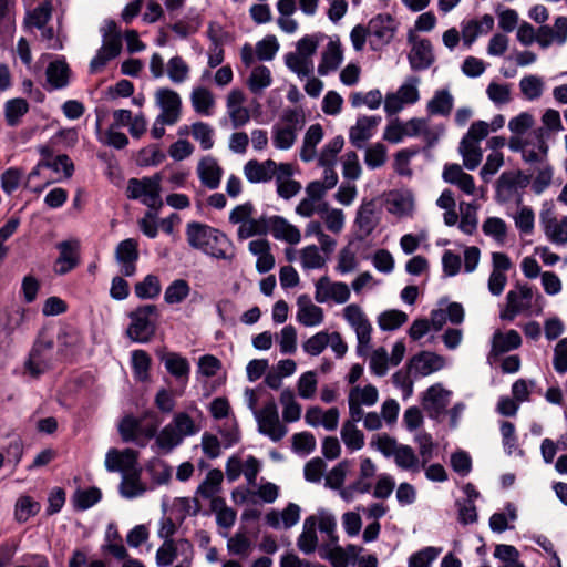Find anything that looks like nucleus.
<instances>
[{
	"instance_id": "32",
	"label": "nucleus",
	"mask_w": 567,
	"mask_h": 567,
	"mask_svg": "<svg viewBox=\"0 0 567 567\" xmlns=\"http://www.w3.org/2000/svg\"><path fill=\"white\" fill-rule=\"evenodd\" d=\"M122 50V39L113 35L105 38L95 56L90 62V72L97 73L104 69L109 61L115 59Z\"/></svg>"
},
{
	"instance_id": "44",
	"label": "nucleus",
	"mask_w": 567,
	"mask_h": 567,
	"mask_svg": "<svg viewBox=\"0 0 567 567\" xmlns=\"http://www.w3.org/2000/svg\"><path fill=\"white\" fill-rule=\"evenodd\" d=\"M323 138V128L320 124H312L307 130L300 150L301 161L308 163L317 157V145Z\"/></svg>"
},
{
	"instance_id": "28",
	"label": "nucleus",
	"mask_w": 567,
	"mask_h": 567,
	"mask_svg": "<svg viewBox=\"0 0 567 567\" xmlns=\"http://www.w3.org/2000/svg\"><path fill=\"white\" fill-rule=\"evenodd\" d=\"M203 252L216 259L230 260L235 256V248L231 240L224 233L212 227L209 241L206 243Z\"/></svg>"
},
{
	"instance_id": "2",
	"label": "nucleus",
	"mask_w": 567,
	"mask_h": 567,
	"mask_svg": "<svg viewBox=\"0 0 567 567\" xmlns=\"http://www.w3.org/2000/svg\"><path fill=\"white\" fill-rule=\"evenodd\" d=\"M305 115L297 109H287L271 127V143L280 151L290 150L297 140L298 133L305 126Z\"/></svg>"
},
{
	"instance_id": "64",
	"label": "nucleus",
	"mask_w": 567,
	"mask_h": 567,
	"mask_svg": "<svg viewBox=\"0 0 567 567\" xmlns=\"http://www.w3.org/2000/svg\"><path fill=\"white\" fill-rule=\"evenodd\" d=\"M140 472L123 475L120 485L121 495L125 498L132 499L142 496L146 487L138 477Z\"/></svg>"
},
{
	"instance_id": "9",
	"label": "nucleus",
	"mask_w": 567,
	"mask_h": 567,
	"mask_svg": "<svg viewBox=\"0 0 567 567\" xmlns=\"http://www.w3.org/2000/svg\"><path fill=\"white\" fill-rule=\"evenodd\" d=\"M351 297L349 286L342 281H332L328 276L320 277L315 282V299L319 303H346Z\"/></svg>"
},
{
	"instance_id": "55",
	"label": "nucleus",
	"mask_w": 567,
	"mask_h": 567,
	"mask_svg": "<svg viewBox=\"0 0 567 567\" xmlns=\"http://www.w3.org/2000/svg\"><path fill=\"white\" fill-rule=\"evenodd\" d=\"M478 225L477 206L474 203H460V223L458 228L466 235H473Z\"/></svg>"
},
{
	"instance_id": "11",
	"label": "nucleus",
	"mask_w": 567,
	"mask_h": 567,
	"mask_svg": "<svg viewBox=\"0 0 567 567\" xmlns=\"http://www.w3.org/2000/svg\"><path fill=\"white\" fill-rule=\"evenodd\" d=\"M367 27L370 34V47L373 50H379L388 44L396 31V22L389 13L375 16Z\"/></svg>"
},
{
	"instance_id": "40",
	"label": "nucleus",
	"mask_w": 567,
	"mask_h": 567,
	"mask_svg": "<svg viewBox=\"0 0 567 567\" xmlns=\"http://www.w3.org/2000/svg\"><path fill=\"white\" fill-rule=\"evenodd\" d=\"M445 367V359L433 352H422L412 359V370L422 377L436 372Z\"/></svg>"
},
{
	"instance_id": "56",
	"label": "nucleus",
	"mask_w": 567,
	"mask_h": 567,
	"mask_svg": "<svg viewBox=\"0 0 567 567\" xmlns=\"http://www.w3.org/2000/svg\"><path fill=\"white\" fill-rule=\"evenodd\" d=\"M359 267V258L357 254V249L351 245L344 246L342 249H340L338 257H337V264L334 267V270L339 275H348L350 272H353Z\"/></svg>"
},
{
	"instance_id": "57",
	"label": "nucleus",
	"mask_w": 567,
	"mask_h": 567,
	"mask_svg": "<svg viewBox=\"0 0 567 567\" xmlns=\"http://www.w3.org/2000/svg\"><path fill=\"white\" fill-rule=\"evenodd\" d=\"M166 74L172 83L182 84L189 79L190 66L181 55H175L166 64Z\"/></svg>"
},
{
	"instance_id": "43",
	"label": "nucleus",
	"mask_w": 567,
	"mask_h": 567,
	"mask_svg": "<svg viewBox=\"0 0 567 567\" xmlns=\"http://www.w3.org/2000/svg\"><path fill=\"white\" fill-rule=\"evenodd\" d=\"M393 458L400 470L412 474L420 473V471L425 467V464H423L422 460L410 445L401 444Z\"/></svg>"
},
{
	"instance_id": "37",
	"label": "nucleus",
	"mask_w": 567,
	"mask_h": 567,
	"mask_svg": "<svg viewBox=\"0 0 567 567\" xmlns=\"http://www.w3.org/2000/svg\"><path fill=\"white\" fill-rule=\"evenodd\" d=\"M292 166L289 163H279V171L276 175L277 193L284 199H290L301 190L299 182L291 178Z\"/></svg>"
},
{
	"instance_id": "31",
	"label": "nucleus",
	"mask_w": 567,
	"mask_h": 567,
	"mask_svg": "<svg viewBox=\"0 0 567 567\" xmlns=\"http://www.w3.org/2000/svg\"><path fill=\"white\" fill-rule=\"evenodd\" d=\"M122 50V39L113 35L105 38L95 56L90 62V72L97 73L104 69L109 61L115 59Z\"/></svg>"
},
{
	"instance_id": "4",
	"label": "nucleus",
	"mask_w": 567,
	"mask_h": 567,
	"mask_svg": "<svg viewBox=\"0 0 567 567\" xmlns=\"http://www.w3.org/2000/svg\"><path fill=\"white\" fill-rule=\"evenodd\" d=\"M162 174L156 173L150 177L131 178L127 183V197L140 200L151 209L158 210L163 206L161 196Z\"/></svg>"
},
{
	"instance_id": "3",
	"label": "nucleus",
	"mask_w": 567,
	"mask_h": 567,
	"mask_svg": "<svg viewBox=\"0 0 567 567\" xmlns=\"http://www.w3.org/2000/svg\"><path fill=\"white\" fill-rule=\"evenodd\" d=\"M130 324L126 329L127 337L136 343L150 342L157 327L158 310L154 305H145L136 308L130 315Z\"/></svg>"
},
{
	"instance_id": "36",
	"label": "nucleus",
	"mask_w": 567,
	"mask_h": 567,
	"mask_svg": "<svg viewBox=\"0 0 567 567\" xmlns=\"http://www.w3.org/2000/svg\"><path fill=\"white\" fill-rule=\"evenodd\" d=\"M343 61V50L338 38L330 39L327 47L321 53V61L318 65L320 75H328L336 71Z\"/></svg>"
},
{
	"instance_id": "41",
	"label": "nucleus",
	"mask_w": 567,
	"mask_h": 567,
	"mask_svg": "<svg viewBox=\"0 0 567 567\" xmlns=\"http://www.w3.org/2000/svg\"><path fill=\"white\" fill-rule=\"evenodd\" d=\"M379 224V217L375 209V204L371 202L363 203L355 216V225L361 234V237H367L372 234Z\"/></svg>"
},
{
	"instance_id": "47",
	"label": "nucleus",
	"mask_w": 567,
	"mask_h": 567,
	"mask_svg": "<svg viewBox=\"0 0 567 567\" xmlns=\"http://www.w3.org/2000/svg\"><path fill=\"white\" fill-rule=\"evenodd\" d=\"M298 548L303 554H311L317 549V516H308L303 522L302 533L297 540Z\"/></svg>"
},
{
	"instance_id": "16",
	"label": "nucleus",
	"mask_w": 567,
	"mask_h": 567,
	"mask_svg": "<svg viewBox=\"0 0 567 567\" xmlns=\"http://www.w3.org/2000/svg\"><path fill=\"white\" fill-rule=\"evenodd\" d=\"M246 96L240 89H233L226 96V112L234 128H240L249 123L251 115L245 106Z\"/></svg>"
},
{
	"instance_id": "39",
	"label": "nucleus",
	"mask_w": 567,
	"mask_h": 567,
	"mask_svg": "<svg viewBox=\"0 0 567 567\" xmlns=\"http://www.w3.org/2000/svg\"><path fill=\"white\" fill-rule=\"evenodd\" d=\"M190 104L197 114L210 116L215 110V96L213 92L202 85L194 86L189 95Z\"/></svg>"
},
{
	"instance_id": "59",
	"label": "nucleus",
	"mask_w": 567,
	"mask_h": 567,
	"mask_svg": "<svg viewBox=\"0 0 567 567\" xmlns=\"http://www.w3.org/2000/svg\"><path fill=\"white\" fill-rule=\"evenodd\" d=\"M280 403L282 405V416L286 422H296L301 416V405L297 402L291 389H284L280 393Z\"/></svg>"
},
{
	"instance_id": "19",
	"label": "nucleus",
	"mask_w": 567,
	"mask_h": 567,
	"mask_svg": "<svg viewBox=\"0 0 567 567\" xmlns=\"http://www.w3.org/2000/svg\"><path fill=\"white\" fill-rule=\"evenodd\" d=\"M548 145L545 140L544 128L535 130L526 137L523 161L529 165H538L547 162Z\"/></svg>"
},
{
	"instance_id": "49",
	"label": "nucleus",
	"mask_w": 567,
	"mask_h": 567,
	"mask_svg": "<svg viewBox=\"0 0 567 567\" xmlns=\"http://www.w3.org/2000/svg\"><path fill=\"white\" fill-rule=\"evenodd\" d=\"M358 422L349 416L341 427V439L350 452L359 451L364 446V434L358 429Z\"/></svg>"
},
{
	"instance_id": "30",
	"label": "nucleus",
	"mask_w": 567,
	"mask_h": 567,
	"mask_svg": "<svg viewBox=\"0 0 567 567\" xmlns=\"http://www.w3.org/2000/svg\"><path fill=\"white\" fill-rule=\"evenodd\" d=\"M520 344L522 337L516 330H496L493 333L491 340V351L488 354V360H492L493 358H496L512 350L518 349Z\"/></svg>"
},
{
	"instance_id": "35",
	"label": "nucleus",
	"mask_w": 567,
	"mask_h": 567,
	"mask_svg": "<svg viewBox=\"0 0 567 567\" xmlns=\"http://www.w3.org/2000/svg\"><path fill=\"white\" fill-rule=\"evenodd\" d=\"M451 392L441 384L430 386L423 395L422 405L430 416L437 417L449 405Z\"/></svg>"
},
{
	"instance_id": "58",
	"label": "nucleus",
	"mask_w": 567,
	"mask_h": 567,
	"mask_svg": "<svg viewBox=\"0 0 567 567\" xmlns=\"http://www.w3.org/2000/svg\"><path fill=\"white\" fill-rule=\"evenodd\" d=\"M212 227L199 223H190L186 228V237L190 247L204 251L206 243L209 241Z\"/></svg>"
},
{
	"instance_id": "27",
	"label": "nucleus",
	"mask_w": 567,
	"mask_h": 567,
	"mask_svg": "<svg viewBox=\"0 0 567 567\" xmlns=\"http://www.w3.org/2000/svg\"><path fill=\"white\" fill-rule=\"evenodd\" d=\"M493 27L494 18L491 14H484L480 19L463 21L461 23L463 45L470 49L480 35L487 34Z\"/></svg>"
},
{
	"instance_id": "5",
	"label": "nucleus",
	"mask_w": 567,
	"mask_h": 567,
	"mask_svg": "<svg viewBox=\"0 0 567 567\" xmlns=\"http://www.w3.org/2000/svg\"><path fill=\"white\" fill-rule=\"evenodd\" d=\"M342 316L348 324L354 330L358 346L357 352L359 355H364L371 347V332L372 326L360 306L357 303L348 305L342 310Z\"/></svg>"
},
{
	"instance_id": "13",
	"label": "nucleus",
	"mask_w": 567,
	"mask_h": 567,
	"mask_svg": "<svg viewBox=\"0 0 567 567\" xmlns=\"http://www.w3.org/2000/svg\"><path fill=\"white\" fill-rule=\"evenodd\" d=\"M155 103L161 109L159 120L167 125L176 124L181 118L182 99L179 94L169 89L161 87L155 92Z\"/></svg>"
},
{
	"instance_id": "52",
	"label": "nucleus",
	"mask_w": 567,
	"mask_h": 567,
	"mask_svg": "<svg viewBox=\"0 0 567 567\" xmlns=\"http://www.w3.org/2000/svg\"><path fill=\"white\" fill-rule=\"evenodd\" d=\"M28 111L29 104L21 97L8 100L3 105L6 122L11 127L18 126Z\"/></svg>"
},
{
	"instance_id": "29",
	"label": "nucleus",
	"mask_w": 567,
	"mask_h": 567,
	"mask_svg": "<svg viewBox=\"0 0 567 567\" xmlns=\"http://www.w3.org/2000/svg\"><path fill=\"white\" fill-rule=\"evenodd\" d=\"M116 261L121 266L123 276L131 277L136 271V261L138 259L137 241L128 238L122 240L115 250Z\"/></svg>"
},
{
	"instance_id": "50",
	"label": "nucleus",
	"mask_w": 567,
	"mask_h": 567,
	"mask_svg": "<svg viewBox=\"0 0 567 567\" xmlns=\"http://www.w3.org/2000/svg\"><path fill=\"white\" fill-rule=\"evenodd\" d=\"M454 104V99L449 90H439L427 102L426 110L430 115H450Z\"/></svg>"
},
{
	"instance_id": "62",
	"label": "nucleus",
	"mask_w": 567,
	"mask_h": 567,
	"mask_svg": "<svg viewBox=\"0 0 567 567\" xmlns=\"http://www.w3.org/2000/svg\"><path fill=\"white\" fill-rule=\"evenodd\" d=\"M442 550V547H424L408 558V567H432V564L439 558Z\"/></svg>"
},
{
	"instance_id": "34",
	"label": "nucleus",
	"mask_w": 567,
	"mask_h": 567,
	"mask_svg": "<svg viewBox=\"0 0 567 567\" xmlns=\"http://www.w3.org/2000/svg\"><path fill=\"white\" fill-rule=\"evenodd\" d=\"M268 233L276 239L296 245L301 240L300 230L281 216L268 217Z\"/></svg>"
},
{
	"instance_id": "46",
	"label": "nucleus",
	"mask_w": 567,
	"mask_h": 567,
	"mask_svg": "<svg viewBox=\"0 0 567 567\" xmlns=\"http://www.w3.org/2000/svg\"><path fill=\"white\" fill-rule=\"evenodd\" d=\"M45 74L48 84L52 90L63 89L69 84L70 68L62 59L51 62Z\"/></svg>"
},
{
	"instance_id": "63",
	"label": "nucleus",
	"mask_w": 567,
	"mask_h": 567,
	"mask_svg": "<svg viewBox=\"0 0 567 567\" xmlns=\"http://www.w3.org/2000/svg\"><path fill=\"white\" fill-rule=\"evenodd\" d=\"M286 65L299 78L308 76L313 72V60L299 52H290L286 55Z\"/></svg>"
},
{
	"instance_id": "6",
	"label": "nucleus",
	"mask_w": 567,
	"mask_h": 567,
	"mask_svg": "<svg viewBox=\"0 0 567 567\" xmlns=\"http://www.w3.org/2000/svg\"><path fill=\"white\" fill-rule=\"evenodd\" d=\"M539 224L546 238L557 245L567 244V216L557 219L555 205L551 202H545L539 213Z\"/></svg>"
},
{
	"instance_id": "12",
	"label": "nucleus",
	"mask_w": 567,
	"mask_h": 567,
	"mask_svg": "<svg viewBox=\"0 0 567 567\" xmlns=\"http://www.w3.org/2000/svg\"><path fill=\"white\" fill-rule=\"evenodd\" d=\"M379 400V391L372 384L352 386L348 394L349 416L354 421L363 417V406L371 408Z\"/></svg>"
},
{
	"instance_id": "54",
	"label": "nucleus",
	"mask_w": 567,
	"mask_h": 567,
	"mask_svg": "<svg viewBox=\"0 0 567 567\" xmlns=\"http://www.w3.org/2000/svg\"><path fill=\"white\" fill-rule=\"evenodd\" d=\"M458 152L463 158V165L470 171L478 167L483 158V151L478 143H473L462 138L458 146Z\"/></svg>"
},
{
	"instance_id": "14",
	"label": "nucleus",
	"mask_w": 567,
	"mask_h": 567,
	"mask_svg": "<svg viewBox=\"0 0 567 567\" xmlns=\"http://www.w3.org/2000/svg\"><path fill=\"white\" fill-rule=\"evenodd\" d=\"M408 130L409 137L421 136L429 148L436 145L445 132L444 125L434 123L431 116L411 118Z\"/></svg>"
},
{
	"instance_id": "15",
	"label": "nucleus",
	"mask_w": 567,
	"mask_h": 567,
	"mask_svg": "<svg viewBox=\"0 0 567 567\" xmlns=\"http://www.w3.org/2000/svg\"><path fill=\"white\" fill-rule=\"evenodd\" d=\"M105 467L109 472H121L122 476L140 472L137 452L132 449H110L105 455Z\"/></svg>"
},
{
	"instance_id": "7",
	"label": "nucleus",
	"mask_w": 567,
	"mask_h": 567,
	"mask_svg": "<svg viewBox=\"0 0 567 567\" xmlns=\"http://www.w3.org/2000/svg\"><path fill=\"white\" fill-rule=\"evenodd\" d=\"M208 410L215 420H225V423L219 429L225 446L229 447L237 443L239 440V433L235 417H229L231 414L229 401L224 396L215 398L210 402Z\"/></svg>"
},
{
	"instance_id": "51",
	"label": "nucleus",
	"mask_w": 567,
	"mask_h": 567,
	"mask_svg": "<svg viewBox=\"0 0 567 567\" xmlns=\"http://www.w3.org/2000/svg\"><path fill=\"white\" fill-rule=\"evenodd\" d=\"M224 480L223 472L218 468L210 470L202 484L197 487V495L205 499H216Z\"/></svg>"
},
{
	"instance_id": "10",
	"label": "nucleus",
	"mask_w": 567,
	"mask_h": 567,
	"mask_svg": "<svg viewBox=\"0 0 567 567\" xmlns=\"http://www.w3.org/2000/svg\"><path fill=\"white\" fill-rule=\"evenodd\" d=\"M159 360L164 363L167 372L175 378L177 386L176 395H183L189 380L190 364L188 360L177 352H158Z\"/></svg>"
},
{
	"instance_id": "53",
	"label": "nucleus",
	"mask_w": 567,
	"mask_h": 567,
	"mask_svg": "<svg viewBox=\"0 0 567 567\" xmlns=\"http://www.w3.org/2000/svg\"><path fill=\"white\" fill-rule=\"evenodd\" d=\"M533 300V290L530 287L523 285L517 286L507 292L506 301L514 312H522L530 307Z\"/></svg>"
},
{
	"instance_id": "17",
	"label": "nucleus",
	"mask_w": 567,
	"mask_h": 567,
	"mask_svg": "<svg viewBox=\"0 0 567 567\" xmlns=\"http://www.w3.org/2000/svg\"><path fill=\"white\" fill-rule=\"evenodd\" d=\"M412 44L408 59L412 70L421 71L429 69L434 62L433 47L429 39L410 37Z\"/></svg>"
},
{
	"instance_id": "1",
	"label": "nucleus",
	"mask_w": 567,
	"mask_h": 567,
	"mask_svg": "<svg viewBox=\"0 0 567 567\" xmlns=\"http://www.w3.org/2000/svg\"><path fill=\"white\" fill-rule=\"evenodd\" d=\"M190 411L194 415L186 411L175 413L171 422L155 436V445L161 453H171L186 437L199 433L202 425L198 419H200L202 412L196 405H193Z\"/></svg>"
},
{
	"instance_id": "38",
	"label": "nucleus",
	"mask_w": 567,
	"mask_h": 567,
	"mask_svg": "<svg viewBox=\"0 0 567 567\" xmlns=\"http://www.w3.org/2000/svg\"><path fill=\"white\" fill-rule=\"evenodd\" d=\"M138 427V419L133 415L124 416L118 424V432L124 442H133L136 445L144 447L148 443V441L155 436L156 429L155 426H148V431L145 434L144 439H140L136 435V429Z\"/></svg>"
},
{
	"instance_id": "45",
	"label": "nucleus",
	"mask_w": 567,
	"mask_h": 567,
	"mask_svg": "<svg viewBox=\"0 0 567 567\" xmlns=\"http://www.w3.org/2000/svg\"><path fill=\"white\" fill-rule=\"evenodd\" d=\"M247 87L255 95H261L272 84V74L266 65H256L246 80Z\"/></svg>"
},
{
	"instance_id": "60",
	"label": "nucleus",
	"mask_w": 567,
	"mask_h": 567,
	"mask_svg": "<svg viewBox=\"0 0 567 567\" xmlns=\"http://www.w3.org/2000/svg\"><path fill=\"white\" fill-rule=\"evenodd\" d=\"M266 234H268V217L266 216L259 218L250 217L245 223H241L237 230V236L241 240Z\"/></svg>"
},
{
	"instance_id": "61",
	"label": "nucleus",
	"mask_w": 567,
	"mask_h": 567,
	"mask_svg": "<svg viewBox=\"0 0 567 567\" xmlns=\"http://www.w3.org/2000/svg\"><path fill=\"white\" fill-rule=\"evenodd\" d=\"M482 231L485 236L491 237L494 241L503 246L507 238V225L499 217H488L482 225Z\"/></svg>"
},
{
	"instance_id": "48",
	"label": "nucleus",
	"mask_w": 567,
	"mask_h": 567,
	"mask_svg": "<svg viewBox=\"0 0 567 567\" xmlns=\"http://www.w3.org/2000/svg\"><path fill=\"white\" fill-rule=\"evenodd\" d=\"M519 172H503L496 182V198L499 202L511 200L517 192Z\"/></svg>"
},
{
	"instance_id": "18",
	"label": "nucleus",
	"mask_w": 567,
	"mask_h": 567,
	"mask_svg": "<svg viewBox=\"0 0 567 567\" xmlns=\"http://www.w3.org/2000/svg\"><path fill=\"white\" fill-rule=\"evenodd\" d=\"M377 473V466L369 457H363L360 462V473L358 480L350 486L342 488L340 495L346 501H351L355 493L365 494L372 488V481Z\"/></svg>"
},
{
	"instance_id": "20",
	"label": "nucleus",
	"mask_w": 567,
	"mask_h": 567,
	"mask_svg": "<svg viewBox=\"0 0 567 567\" xmlns=\"http://www.w3.org/2000/svg\"><path fill=\"white\" fill-rule=\"evenodd\" d=\"M59 257L54 262V272L56 275H65L73 270L80 262V241L78 239H69L56 245Z\"/></svg>"
},
{
	"instance_id": "24",
	"label": "nucleus",
	"mask_w": 567,
	"mask_h": 567,
	"mask_svg": "<svg viewBox=\"0 0 567 567\" xmlns=\"http://www.w3.org/2000/svg\"><path fill=\"white\" fill-rule=\"evenodd\" d=\"M296 319L303 327H318L324 320V311L309 296L301 295L297 299Z\"/></svg>"
},
{
	"instance_id": "26",
	"label": "nucleus",
	"mask_w": 567,
	"mask_h": 567,
	"mask_svg": "<svg viewBox=\"0 0 567 567\" xmlns=\"http://www.w3.org/2000/svg\"><path fill=\"white\" fill-rule=\"evenodd\" d=\"M442 178L445 183L456 186L467 196H474L476 193L474 177L465 173L458 164H445Z\"/></svg>"
},
{
	"instance_id": "23",
	"label": "nucleus",
	"mask_w": 567,
	"mask_h": 567,
	"mask_svg": "<svg viewBox=\"0 0 567 567\" xmlns=\"http://www.w3.org/2000/svg\"><path fill=\"white\" fill-rule=\"evenodd\" d=\"M196 173L202 185L213 190L219 187L224 169L215 157L206 155L199 159Z\"/></svg>"
},
{
	"instance_id": "21",
	"label": "nucleus",
	"mask_w": 567,
	"mask_h": 567,
	"mask_svg": "<svg viewBox=\"0 0 567 567\" xmlns=\"http://www.w3.org/2000/svg\"><path fill=\"white\" fill-rule=\"evenodd\" d=\"M381 123V116L361 115L349 131V141L357 148H363L365 143L375 134L377 127Z\"/></svg>"
},
{
	"instance_id": "33",
	"label": "nucleus",
	"mask_w": 567,
	"mask_h": 567,
	"mask_svg": "<svg viewBox=\"0 0 567 567\" xmlns=\"http://www.w3.org/2000/svg\"><path fill=\"white\" fill-rule=\"evenodd\" d=\"M300 507L289 503L281 512L271 509L265 516L266 524L274 529H289L300 519Z\"/></svg>"
},
{
	"instance_id": "8",
	"label": "nucleus",
	"mask_w": 567,
	"mask_h": 567,
	"mask_svg": "<svg viewBox=\"0 0 567 567\" xmlns=\"http://www.w3.org/2000/svg\"><path fill=\"white\" fill-rule=\"evenodd\" d=\"M255 419L259 432L274 442H279L288 432L287 427L280 422L277 404L272 399L260 409Z\"/></svg>"
},
{
	"instance_id": "25",
	"label": "nucleus",
	"mask_w": 567,
	"mask_h": 567,
	"mask_svg": "<svg viewBox=\"0 0 567 567\" xmlns=\"http://www.w3.org/2000/svg\"><path fill=\"white\" fill-rule=\"evenodd\" d=\"M181 549L186 555L193 554V545L186 538H181L178 540H167L163 542L161 546L157 548L155 554V564L157 567H168L172 566L173 563L177 558V551Z\"/></svg>"
},
{
	"instance_id": "42",
	"label": "nucleus",
	"mask_w": 567,
	"mask_h": 567,
	"mask_svg": "<svg viewBox=\"0 0 567 567\" xmlns=\"http://www.w3.org/2000/svg\"><path fill=\"white\" fill-rule=\"evenodd\" d=\"M102 551L116 559H125L128 554L115 523H110L106 527Z\"/></svg>"
},
{
	"instance_id": "22",
	"label": "nucleus",
	"mask_w": 567,
	"mask_h": 567,
	"mask_svg": "<svg viewBox=\"0 0 567 567\" xmlns=\"http://www.w3.org/2000/svg\"><path fill=\"white\" fill-rule=\"evenodd\" d=\"M278 171L279 164L270 158L264 162L249 159L243 168L246 179L251 184L270 182Z\"/></svg>"
}]
</instances>
